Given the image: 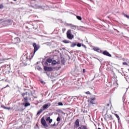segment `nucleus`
<instances>
[{
  "label": "nucleus",
  "instance_id": "obj_27",
  "mask_svg": "<svg viewBox=\"0 0 129 129\" xmlns=\"http://www.w3.org/2000/svg\"><path fill=\"white\" fill-rule=\"evenodd\" d=\"M1 68H2V69H6V68H7V64L2 66Z\"/></svg>",
  "mask_w": 129,
  "mask_h": 129
},
{
  "label": "nucleus",
  "instance_id": "obj_32",
  "mask_svg": "<svg viewBox=\"0 0 129 129\" xmlns=\"http://www.w3.org/2000/svg\"><path fill=\"white\" fill-rule=\"evenodd\" d=\"M77 47H81V43H78L77 44Z\"/></svg>",
  "mask_w": 129,
  "mask_h": 129
},
{
  "label": "nucleus",
  "instance_id": "obj_17",
  "mask_svg": "<svg viewBox=\"0 0 129 129\" xmlns=\"http://www.w3.org/2000/svg\"><path fill=\"white\" fill-rule=\"evenodd\" d=\"M46 121H49V123H51L52 121H53V120L50 118V117H47L46 118Z\"/></svg>",
  "mask_w": 129,
  "mask_h": 129
},
{
  "label": "nucleus",
  "instance_id": "obj_33",
  "mask_svg": "<svg viewBox=\"0 0 129 129\" xmlns=\"http://www.w3.org/2000/svg\"><path fill=\"white\" fill-rule=\"evenodd\" d=\"M22 96H23V98H24V97H25L26 96V92L25 93H23L22 94Z\"/></svg>",
  "mask_w": 129,
  "mask_h": 129
},
{
  "label": "nucleus",
  "instance_id": "obj_18",
  "mask_svg": "<svg viewBox=\"0 0 129 129\" xmlns=\"http://www.w3.org/2000/svg\"><path fill=\"white\" fill-rule=\"evenodd\" d=\"M70 27L73 29V30H76V25L71 24Z\"/></svg>",
  "mask_w": 129,
  "mask_h": 129
},
{
  "label": "nucleus",
  "instance_id": "obj_31",
  "mask_svg": "<svg viewBox=\"0 0 129 129\" xmlns=\"http://www.w3.org/2000/svg\"><path fill=\"white\" fill-rule=\"evenodd\" d=\"M115 116H116V117H117L118 120H119V119H120L119 116H118V115L117 114H115Z\"/></svg>",
  "mask_w": 129,
  "mask_h": 129
},
{
  "label": "nucleus",
  "instance_id": "obj_54",
  "mask_svg": "<svg viewBox=\"0 0 129 129\" xmlns=\"http://www.w3.org/2000/svg\"><path fill=\"white\" fill-rule=\"evenodd\" d=\"M89 1H90L91 2H92V0H89Z\"/></svg>",
  "mask_w": 129,
  "mask_h": 129
},
{
  "label": "nucleus",
  "instance_id": "obj_20",
  "mask_svg": "<svg viewBox=\"0 0 129 129\" xmlns=\"http://www.w3.org/2000/svg\"><path fill=\"white\" fill-rule=\"evenodd\" d=\"M23 99L24 102H28V99H29V98H28V97H24Z\"/></svg>",
  "mask_w": 129,
  "mask_h": 129
},
{
  "label": "nucleus",
  "instance_id": "obj_30",
  "mask_svg": "<svg viewBox=\"0 0 129 129\" xmlns=\"http://www.w3.org/2000/svg\"><path fill=\"white\" fill-rule=\"evenodd\" d=\"M64 25L67 27H70L71 26V24L65 23Z\"/></svg>",
  "mask_w": 129,
  "mask_h": 129
},
{
  "label": "nucleus",
  "instance_id": "obj_47",
  "mask_svg": "<svg viewBox=\"0 0 129 129\" xmlns=\"http://www.w3.org/2000/svg\"><path fill=\"white\" fill-rule=\"evenodd\" d=\"M114 30L115 31H116L118 33L119 32V31H118L117 30H116V29H114Z\"/></svg>",
  "mask_w": 129,
  "mask_h": 129
},
{
  "label": "nucleus",
  "instance_id": "obj_9",
  "mask_svg": "<svg viewBox=\"0 0 129 129\" xmlns=\"http://www.w3.org/2000/svg\"><path fill=\"white\" fill-rule=\"evenodd\" d=\"M26 95H28V96H31V95H33V93L32 92V91L28 90L26 92Z\"/></svg>",
  "mask_w": 129,
  "mask_h": 129
},
{
  "label": "nucleus",
  "instance_id": "obj_40",
  "mask_svg": "<svg viewBox=\"0 0 129 129\" xmlns=\"http://www.w3.org/2000/svg\"><path fill=\"white\" fill-rule=\"evenodd\" d=\"M60 113H61V114H63V115H65V114H66V113L64 112H63V111H60Z\"/></svg>",
  "mask_w": 129,
  "mask_h": 129
},
{
  "label": "nucleus",
  "instance_id": "obj_8",
  "mask_svg": "<svg viewBox=\"0 0 129 129\" xmlns=\"http://www.w3.org/2000/svg\"><path fill=\"white\" fill-rule=\"evenodd\" d=\"M102 54L105 56H107L108 57H111V54H110V53H109V52H108V51L107 50H104L102 52Z\"/></svg>",
  "mask_w": 129,
  "mask_h": 129
},
{
  "label": "nucleus",
  "instance_id": "obj_6",
  "mask_svg": "<svg viewBox=\"0 0 129 129\" xmlns=\"http://www.w3.org/2000/svg\"><path fill=\"white\" fill-rule=\"evenodd\" d=\"M93 50H94V51H95L96 52H98V53H100L101 54H102V50H101V49H100V48H99V47H94Z\"/></svg>",
  "mask_w": 129,
  "mask_h": 129
},
{
  "label": "nucleus",
  "instance_id": "obj_3",
  "mask_svg": "<svg viewBox=\"0 0 129 129\" xmlns=\"http://www.w3.org/2000/svg\"><path fill=\"white\" fill-rule=\"evenodd\" d=\"M71 32H72L71 30L69 29L67 32V36L68 39H69V40H72V39L74 38V35H73L71 33Z\"/></svg>",
  "mask_w": 129,
  "mask_h": 129
},
{
  "label": "nucleus",
  "instance_id": "obj_2",
  "mask_svg": "<svg viewBox=\"0 0 129 129\" xmlns=\"http://www.w3.org/2000/svg\"><path fill=\"white\" fill-rule=\"evenodd\" d=\"M33 46L34 48V52L33 53H30V56H31L30 59H32L36 52H37V51H38L39 49H40V46L39 45H37L36 43H34Z\"/></svg>",
  "mask_w": 129,
  "mask_h": 129
},
{
  "label": "nucleus",
  "instance_id": "obj_51",
  "mask_svg": "<svg viewBox=\"0 0 129 129\" xmlns=\"http://www.w3.org/2000/svg\"><path fill=\"white\" fill-rule=\"evenodd\" d=\"M107 106H109V104H107Z\"/></svg>",
  "mask_w": 129,
  "mask_h": 129
},
{
  "label": "nucleus",
  "instance_id": "obj_37",
  "mask_svg": "<svg viewBox=\"0 0 129 129\" xmlns=\"http://www.w3.org/2000/svg\"><path fill=\"white\" fill-rule=\"evenodd\" d=\"M0 61H2V62H0V64L1 63H3L4 61H5V59H0Z\"/></svg>",
  "mask_w": 129,
  "mask_h": 129
},
{
  "label": "nucleus",
  "instance_id": "obj_55",
  "mask_svg": "<svg viewBox=\"0 0 129 129\" xmlns=\"http://www.w3.org/2000/svg\"><path fill=\"white\" fill-rule=\"evenodd\" d=\"M53 125H55V123L53 124Z\"/></svg>",
  "mask_w": 129,
  "mask_h": 129
},
{
  "label": "nucleus",
  "instance_id": "obj_44",
  "mask_svg": "<svg viewBox=\"0 0 129 129\" xmlns=\"http://www.w3.org/2000/svg\"><path fill=\"white\" fill-rule=\"evenodd\" d=\"M125 17H126L127 19H129V16L128 15H125Z\"/></svg>",
  "mask_w": 129,
  "mask_h": 129
},
{
  "label": "nucleus",
  "instance_id": "obj_4",
  "mask_svg": "<svg viewBox=\"0 0 129 129\" xmlns=\"http://www.w3.org/2000/svg\"><path fill=\"white\" fill-rule=\"evenodd\" d=\"M50 106H51V104L50 103H47V104H45L43 105L42 106V107H41V108L43 110H46V109H48V108H49V107H50Z\"/></svg>",
  "mask_w": 129,
  "mask_h": 129
},
{
  "label": "nucleus",
  "instance_id": "obj_39",
  "mask_svg": "<svg viewBox=\"0 0 129 129\" xmlns=\"http://www.w3.org/2000/svg\"><path fill=\"white\" fill-rule=\"evenodd\" d=\"M1 107H2V108H4V109H6V106H5V105H2Z\"/></svg>",
  "mask_w": 129,
  "mask_h": 129
},
{
  "label": "nucleus",
  "instance_id": "obj_16",
  "mask_svg": "<svg viewBox=\"0 0 129 129\" xmlns=\"http://www.w3.org/2000/svg\"><path fill=\"white\" fill-rule=\"evenodd\" d=\"M43 111H44V110L42 108H41V109L38 111L37 115H40V114H41V113H42Z\"/></svg>",
  "mask_w": 129,
  "mask_h": 129
},
{
  "label": "nucleus",
  "instance_id": "obj_1",
  "mask_svg": "<svg viewBox=\"0 0 129 129\" xmlns=\"http://www.w3.org/2000/svg\"><path fill=\"white\" fill-rule=\"evenodd\" d=\"M31 59H32L31 56L29 55V57H28V54L27 53H24L21 58V60L23 64H26L27 61H31Z\"/></svg>",
  "mask_w": 129,
  "mask_h": 129
},
{
  "label": "nucleus",
  "instance_id": "obj_26",
  "mask_svg": "<svg viewBox=\"0 0 129 129\" xmlns=\"http://www.w3.org/2000/svg\"><path fill=\"white\" fill-rule=\"evenodd\" d=\"M61 63L62 64H64L65 63V59H64V58H61Z\"/></svg>",
  "mask_w": 129,
  "mask_h": 129
},
{
  "label": "nucleus",
  "instance_id": "obj_10",
  "mask_svg": "<svg viewBox=\"0 0 129 129\" xmlns=\"http://www.w3.org/2000/svg\"><path fill=\"white\" fill-rule=\"evenodd\" d=\"M79 125H80L79 124V119H77L75 123V127H79Z\"/></svg>",
  "mask_w": 129,
  "mask_h": 129
},
{
  "label": "nucleus",
  "instance_id": "obj_53",
  "mask_svg": "<svg viewBox=\"0 0 129 129\" xmlns=\"http://www.w3.org/2000/svg\"><path fill=\"white\" fill-rule=\"evenodd\" d=\"M14 2H17V0H13Z\"/></svg>",
  "mask_w": 129,
  "mask_h": 129
},
{
  "label": "nucleus",
  "instance_id": "obj_36",
  "mask_svg": "<svg viewBox=\"0 0 129 129\" xmlns=\"http://www.w3.org/2000/svg\"><path fill=\"white\" fill-rule=\"evenodd\" d=\"M58 105H60V106H62V105H63V103L62 102H58Z\"/></svg>",
  "mask_w": 129,
  "mask_h": 129
},
{
  "label": "nucleus",
  "instance_id": "obj_48",
  "mask_svg": "<svg viewBox=\"0 0 129 129\" xmlns=\"http://www.w3.org/2000/svg\"><path fill=\"white\" fill-rule=\"evenodd\" d=\"M86 93H87V94H89V93H90V92H87Z\"/></svg>",
  "mask_w": 129,
  "mask_h": 129
},
{
  "label": "nucleus",
  "instance_id": "obj_28",
  "mask_svg": "<svg viewBox=\"0 0 129 129\" xmlns=\"http://www.w3.org/2000/svg\"><path fill=\"white\" fill-rule=\"evenodd\" d=\"M82 129H89V128L87 127V126L86 125H83Z\"/></svg>",
  "mask_w": 129,
  "mask_h": 129
},
{
  "label": "nucleus",
  "instance_id": "obj_5",
  "mask_svg": "<svg viewBox=\"0 0 129 129\" xmlns=\"http://www.w3.org/2000/svg\"><path fill=\"white\" fill-rule=\"evenodd\" d=\"M41 123L43 126H46V127H48V124H47V122L46 120H45V118L42 117L41 119Z\"/></svg>",
  "mask_w": 129,
  "mask_h": 129
},
{
  "label": "nucleus",
  "instance_id": "obj_25",
  "mask_svg": "<svg viewBox=\"0 0 129 129\" xmlns=\"http://www.w3.org/2000/svg\"><path fill=\"white\" fill-rule=\"evenodd\" d=\"M76 45H77L76 43H73L71 45V47H72V48H74V47L75 46H76Z\"/></svg>",
  "mask_w": 129,
  "mask_h": 129
},
{
  "label": "nucleus",
  "instance_id": "obj_21",
  "mask_svg": "<svg viewBox=\"0 0 129 129\" xmlns=\"http://www.w3.org/2000/svg\"><path fill=\"white\" fill-rule=\"evenodd\" d=\"M63 42L64 43V44H68L69 43H71V42H70V41L67 40H64L63 41Z\"/></svg>",
  "mask_w": 129,
  "mask_h": 129
},
{
  "label": "nucleus",
  "instance_id": "obj_14",
  "mask_svg": "<svg viewBox=\"0 0 129 129\" xmlns=\"http://www.w3.org/2000/svg\"><path fill=\"white\" fill-rule=\"evenodd\" d=\"M31 7L34 8V9H40V6H38L37 4H32Z\"/></svg>",
  "mask_w": 129,
  "mask_h": 129
},
{
  "label": "nucleus",
  "instance_id": "obj_45",
  "mask_svg": "<svg viewBox=\"0 0 129 129\" xmlns=\"http://www.w3.org/2000/svg\"><path fill=\"white\" fill-rule=\"evenodd\" d=\"M82 46L83 47H84V48H86V46H85V45H83V44H82Z\"/></svg>",
  "mask_w": 129,
  "mask_h": 129
},
{
  "label": "nucleus",
  "instance_id": "obj_34",
  "mask_svg": "<svg viewBox=\"0 0 129 129\" xmlns=\"http://www.w3.org/2000/svg\"><path fill=\"white\" fill-rule=\"evenodd\" d=\"M57 121H60L61 120V118L60 117H58L56 119Z\"/></svg>",
  "mask_w": 129,
  "mask_h": 129
},
{
  "label": "nucleus",
  "instance_id": "obj_19",
  "mask_svg": "<svg viewBox=\"0 0 129 129\" xmlns=\"http://www.w3.org/2000/svg\"><path fill=\"white\" fill-rule=\"evenodd\" d=\"M15 43H19L20 41V38L16 37L15 38Z\"/></svg>",
  "mask_w": 129,
  "mask_h": 129
},
{
  "label": "nucleus",
  "instance_id": "obj_15",
  "mask_svg": "<svg viewBox=\"0 0 129 129\" xmlns=\"http://www.w3.org/2000/svg\"><path fill=\"white\" fill-rule=\"evenodd\" d=\"M5 23H6L7 24H8V25H11V24H12L13 23V20H6L5 21Z\"/></svg>",
  "mask_w": 129,
  "mask_h": 129
},
{
  "label": "nucleus",
  "instance_id": "obj_23",
  "mask_svg": "<svg viewBox=\"0 0 129 129\" xmlns=\"http://www.w3.org/2000/svg\"><path fill=\"white\" fill-rule=\"evenodd\" d=\"M77 19L79 21H81V20H82V18H81V17L79 16H77Z\"/></svg>",
  "mask_w": 129,
  "mask_h": 129
},
{
  "label": "nucleus",
  "instance_id": "obj_13",
  "mask_svg": "<svg viewBox=\"0 0 129 129\" xmlns=\"http://www.w3.org/2000/svg\"><path fill=\"white\" fill-rule=\"evenodd\" d=\"M23 105H24L25 107H27L28 106H30V105H31V104L28 102H23Z\"/></svg>",
  "mask_w": 129,
  "mask_h": 129
},
{
  "label": "nucleus",
  "instance_id": "obj_24",
  "mask_svg": "<svg viewBox=\"0 0 129 129\" xmlns=\"http://www.w3.org/2000/svg\"><path fill=\"white\" fill-rule=\"evenodd\" d=\"M36 69H37V70H39V71H41L42 70V69L41 67H40V66H37Z\"/></svg>",
  "mask_w": 129,
  "mask_h": 129
},
{
  "label": "nucleus",
  "instance_id": "obj_22",
  "mask_svg": "<svg viewBox=\"0 0 129 129\" xmlns=\"http://www.w3.org/2000/svg\"><path fill=\"white\" fill-rule=\"evenodd\" d=\"M51 64L52 65H56V64H57V61L56 60H52Z\"/></svg>",
  "mask_w": 129,
  "mask_h": 129
},
{
  "label": "nucleus",
  "instance_id": "obj_41",
  "mask_svg": "<svg viewBox=\"0 0 129 129\" xmlns=\"http://www.w3.org/2000/svg\"><path fill=\"white\" fill-rule=\"evenodd\" d=\"M5 109H8V110H10V109H11V107H6Z\"/></svg>",
  "mask_w": 129,
  "mask_h": 129
},
{
  "label": "nucleus",
  "instance_id": "obj_50",
  "mask_svg": "<svg viewBox=\"0 0 129 129\" xmlns=\"http://www.w3.org/2000/svg\"><path fill=\"white\" fill-rule=\"evenodd\" d=\"M2 6L0 5V9H2Z\"/></svg>",
  "mask_w": 129,
  "mask_h": 129
},
{
  "label": "nucleus",
  "instance_id": "obj_42",
  "mask_svg": "<svg viewBox=\"0 0 129 129\" xmlns=\"http://www.w3.org/2000/svg\"><path fill=\"white\" fill-rule=\"evenodd\" d=\"M40 83L42 84H45V82H44L43 81H40Z\"/></svg>",
  "mask_w": 129,
  "mask_h": 129
},
{
  "label": "nucleus",
  "instance_id": "obj_11",
  "mask_svg": "<svg viewBox=\"0 0 129 129\" xmlns=\"http://www.w3.org/2000/svg\"><path fill=\"white\" fill-rule=\"evenodd\" d=\"M90 102L92 104H95V97L91 98L90 99Z\"/></svg>",
  "mask_w": 129,
  "mask_h": 129
},
{
  "label": "nucleus",
  "instance_id": "obj_46",
  "mask_svg": "<svg viewBox=\"0 0 129 129\" xmlns=\"http://www.w3.org/2000/svg\"><path fill=\"white\" fill-rule=\"evenodd\" d=\"M83 73H85V69L83 70Z\"/></svg>",
  "mask_w": 129,
  "mask_h": 129
},
{
  "label": "nucleus",
  "instance_id": "obj_35",
  "mask_svg": "<svg viewBox=\"0 0 129 129\" xmlns=\"http://www.w3.org/2000/svg\"><path fill=\"white\" fill-rule=\"evenodd\" d=\"M62 33H64L65 31H66V28H62Z\"/></svg>",
  "mask_w": 129,
  "mask_h": 129
},
{
  "label": "nucleus",
  "instance_id": "obj_29",
  "mask_svg": "<svg viewBox=\"0 0 129 129\" xmlns=\"http://www.w3.org/2000/svg\"><path fill=\"white\" fill-rule=\"evenodd\" d=\"M7 68L8 69V70H11V66H10V64L7 65Z\"/></svg>",
  "mask_w": 129,
  "mask_h": 129
},
{
  "label": "nucleus",
  "instance_id": "obj_49",
  "mask_svg": "<svg viewBox=\"0 0 129 129\" xmlns=\"http://www.w3.org/2000/svg\"><path fill=\"white\" fill-rule=\"evenodd\" d=\"M57 64H60V61H57Z\"/></svg>",
  "mask_w": 129,
  "mask_h": 129
},
{
  "label": "nucleus",
  "instance_id": "obj_38",
  "mask_svg": "<svg viewBox=\"0 0 129 129\" xmlns=\"http://www.w3.org/2000/svg\"><path fill=\"white\" fill-rule=\"evenodd\" d=\"M122 64H123V65H127V62H123L122 63Z\"/></svg>",
  "mask_w": 129,
  "mask_h": 129
},
{
  "label": "nucleus",
  "instance_id": "obj_43",
  "mask_svg": "<svg viewBox=\"0 0 129 129\" xmlns=\"http://www.w3.org/2000/svg\"><path fill=\"white\" fill-rule=\"evenodd\" d=\"M10 86L9 85H7L6 87H5L4 88H7V87H9Z\"/></svg>",
  "mask_w": 129,
  "mask_h": 129
},
{
  "label": "nucleus",
  "instance_id": "obj_12",
  "mask_svg": "<svg viewBox=\"0 0 129 129\" xmlns=\"http://www.w3.org/2000/svg\"><path fill=\"white\" fill-rule=\"evenodd\" d=\"M52 58H47L46 61L45 62V65H48V63H52Z\"/></svg>",
  "mask_w": 129,
  "mask_h": 129
},
{
  "label": "nucleus",
  "instance_id": "obj_7",
  "mask_svg": "<svg viewBox=\"0 0 129 129\" xmlns=\"http://www.w3.org/2000/svg\"><path fill=\"white\" fill-rule=\"evenodd\" d=\"M44 69L45 71H48V72H52L53 71V68L51 67H44Z\"/></svg>",
  "mask_w": 129,
  "mask_h": 129
},
{
  "label": "nucleus",
  "instance_id": "obj_52",
  "mask_svg": "<svg viewBox=\"0 0 129 129\" xmlns=\"http://www.w3.org/2000/svg\"><path fill=\"white\" fill-rule=\"evenodd\" d=\"M8 73H11V72L10 71H8Z\"/></svg>",
  "mask_w": 129,
  "mask_h": 129
}]
</instances>
